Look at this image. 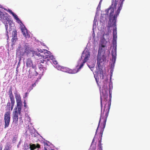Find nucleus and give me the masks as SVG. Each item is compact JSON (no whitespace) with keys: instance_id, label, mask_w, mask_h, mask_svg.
Segmentation results:
<instances>
[{"instance_id":"f257e3e1","label":"nucleus","mask_w":150,"mask_h":150,"mask_svg":"<svg viewBox=\"0 0 150 150\" xmlns=\"http://www.w3.org/2000/svg\"><path fill=\"white\" fill-rule=\"evenodd\" d=\"M122 1L121 0H112V4L109 8L105 11V16H101V21L103 23H107L109 19L107 28L109 29L112 26L113 39V31L115 30L117 34V27L116 24L117 17L119 15L122 9Z\"/></svg>"},{"instance_id":"f03ea898","label":"nucleus","mask_w":150,"mask_h":150,"mask_svg":"<svg viewBox=\"0 0 150 150\" xmlns=\"http://www.w3.org/2000/svg\"><path fill=\"white\" fill-rule=\"evenodd\" d=\"M90 57V53L86 49H85L83 52L81 57L77 61L76 66L77 69L71 70L66 67H62L58 64L57 61L55 60L53 56H51V62H52L54 66L58 70L69 74H75L79 72L80 70L83 66L85 64L89 59Z\"/></svg>"},{"instance_id":"7ed1b4c3","label":"nucleus","mask_w":150,"mask_h":150,"mask_svg":"<svg viewBox=\"0 0 150 150\" xmlns=\"http://www.w3.org/2000/svg\"><path fill=\"white\" fill-rule=\"evenodd\" d=\"M51 53L47 50H41V49H37L36 51H34L33 53V56L37 59L43 58L42 60H41V62L38 65L40 70L43 73L45 70H46L48 64L49 62L53 63V62L50 61L51 55Z\"/></svg>"},{"instance_id":"20e7f679","label":"nucleus","mask_w":150,"mask_h":150,"mask_svg":"<svg viewBox=\"0 0 150 150\" xmlns=\"http://www.w3.org/2000/svg\"><path fill=\"white\" fill-rule=\"evenodd\" d=\"M109 101H108L105 104V105L103 113H105V115L104 116L102 117L103 115L101 113L100 118V120L98 125L97 127V130L96 131V133L97 132V130L99 127L100 123L101 120H103V123L101 125V129L99 133V136L101 138L102 137V134H103L104 129L105 127L106 122L107 118L108 116L109 113V112L110 109V108L111 103V94H109Z\"/></svg>"},{"instance_id":"39448f33","label":"nucleus","mask_w":150,"mask_h":150,"mask_svg":"<svg viewBox=\"0 0 150 150\" xmlns=\"http://www.w3.org/2000/svg\"><path fill=\"white\" fill-rule=\"evenodd\" d=\"M113 39L112 41V49L111 51L112 58L111 60L110 69H114L117 56V36L116 31H113Z\"/></svg>"},{"instance_id":"423d86ee","label":"nucleus","mask_w":150,"mask_h":150,"mask_svg":"<svg viewBox=\"0 0 150 150\" xmlns=\"http://www.w3.org/2000/svg\"><path fill=\"white\" fill-rule=\"evenodd\" d=\"M8 11L12 15L16 22L20 25V28L24 36L26 38H29L30 37V34L28 32L27 29L21 21L18 18V16L10 9H8Z\"/></svg>"},{"instance_id":"0eeeda50","label":"nucleus","mask_w":150,"mask_h":150,"mask_svg":"<svg viewBox=\"0 0 150 150\" xmlns=\"http://www.w3.org/2000/svg\"><path fill=\"white\" fill-rule=\"evenodd\" d=\"M106 61V58L104 54L98 55L97 65L96 67V72L101 74L103 73V67Z\"/></svg>"},{"instance_id":"6e6552de","label":"nucleus","mask_w":150,"mask_h":150,"mask_svg":"<svg viewBox=\"0 0 150 150\" xmlns=\"http://www.w3.org/2000/svg\"><path fill=\"white\" fill-rule=\"evenodd\" d=\"M6 24L4 23V24L6 29V35L7 37V40H8V34L9 33H11V30L12 31V27H13L14 25L12 21L10 19L7 22H6Z\"/></svg>"},{"instance_id":"1a4fd4ad","label":"nucleus","mask_w":150,"mask_h":150,"mask_svg":"<svg viewBox=\"0 0 150 150\" xmlns=\"http://www.w3.org/2000/svg\"><path fill=\"white\" fill-rule=\"evenodd\" d=\"M28 47L27 44L23 42H22L21 44L20 43L19 44L18 50L21 54H23L25 52L26 50Z\"/></svg>"},{"instance_id":"9d476101","label":"nucleus","mask_w":150,"mask_h":150,"mask_svg":"<svg viewBox=\"0 0 150 150\" xmlns=\"http://www.w3.org/2000/svg\"><path fill=\"white\" fill-rule=\"evenodd\" d=\"M14 110V111L13 112V122L16 126H17L18 120V114L17 112V108H15Z\"/></svg>"},{"instance_id":"9b49d317","label":"nucleus","mask_w":150,"mask_h":150,"mask_svg":"<svg viewBox=\"0 0 150 150\" xmlns=\"http://www.w3.org/2000/svg\"><path fill=\"white\" fill-rule=\"evenodd\" d=\"M10 112H7L5 113V115H4V120H5V128H7L9 126V122L10 121Z\"/></svg>"},{"instance_id":"f8f14e48","label":"nucleus","mask_w":150,"mask_h":150,"mask_svg":"<svg viewBox=\"0 0 150 150\" xmlns=\"http://www.w3.org/2000/svg\"><path fill=\"white\" fill-rule=\"evenodd\" d=\"M26 64L28 67H31L34 70L36 68L35 65L33 64L32 61L30 59L28 58L27 59Z\"/></svg>"},{"instance_id":"ddd939ff","label":"nucleus","mask_w":150,"mask_h":150,"mask_svg":"<svg viewBox=\"0 0 150 150\" xmlns=\"http://www.w3.org/2000/svg\"><path fill=\"white\" fill-rule=\"evenodd\" d=\"M106 47V46H99L98 55L104 54V53Z\"/></svg>"},{"instance_id":"4468645a","label":"nucleus","mask_w":150,"mask_h":150,"mask_svg":"<svg viewBox=\"0 0 150 150\" xmlns=\"http://www.w3.org/2000/svg\"><path fill=\"white\" fill-rule=\"evenodd\" d=\"M108 98V94H102L100 95L101 106L102 107V101L103 100L104 101L106 102Z\"/></svg>"},{"instance_id":"2eb2a0df","label":"nucleus","mask_w":150,"mask_h":150,"mask_svg":"<svg viewBox=\"0 0 150 150\" xmlns=\"http://www.w3.org/2000/svg\"><path fill=\"white\" fill-rule=\"evenodd\" d=\"M9 19L8 17L3 13L0 16V20L2 22H7Z\"/></svg>"},{"instance_id":"dca6fc26","label":"nucleus","mask_w":150,"mask_h":150,"mask_svg":"<svg viewBox=\"0 0 150 150\" xmlns=\"http://www.w3.org/2000/svg\"><path fill=\"white\" fill-rule=\"evenodd\" d=\"M87 65L90 69L93 71L95 66V63L94 62H92L91 64L90 63H87Z\"/></svg>"},{"instance_id":"f3484780","label":"nucleus","mask_w":150,"mask_h":150,"mask_svg":"<svg viewBox=\"0 0 150 150\" xmlns=\"http://www.w3.org/2000/svg\"><path fill=\"white\" fill-rule=\"evenodd\" d=\"M107 42L105 39L101 40L100 44L99 46H106Z\"/></svg>"},{"instance_id":"a211bd4d","label":"nucleus","mask_w":150,"mask_h":150,"mask_svg":"<svg viewBox=\"0 0 150 150\" xmlns=\"http://www.w3.org/2000/svg\"><path fill=\"white\" fill-rule=\"evenodd\" d=\"M4 48L3 46L0 47V57H2L4 54Z\"/></svg>"},{"instance_id":"6ab92c4d","label":"nucleus","mask_w":150,"mask_h":150,"mask_svg":"<svg viewBox=\"0 0 150 150\" xmlns=\"http://www.w3.org/2000/svg\"><path fill=\"white\" fill-rule=\"evenodd\" d=\"M101 3L99 2V3L98 6L97 8V11L96 13V16H99V11L100 10V6H101Z\"/></svg>"},{"instance_id":"aec40b11","label":"nucleus","mask_w":150,"mask_h":150,"mask_svg":"<svg viewBox=\"0 0 150 150\" xmlns=\"http://www.w3.org/2000/svg\"><path fill=\"white\" fill-rule=\"evenodd\" d=\"M17 40V38H12L11 39V46L12 47H13V45H15V43L16 41Z\"/></svg>"},{"instance_id":"412c9836","label":"nucleus","mask_w":150,"mask_h":150,"mask_svg":"<svg viewBox=\"0 0 150 150\" xmlns=\"http://www.w3.org/2000/svg\"><path fill=\"white\" fill-rule=\"evenodd\" d=\"M11 147L10 146V145L9 143L7 144V145H6L5 148L4 149V150H11Z\"/></svg>"},{"instance_id":"4be33fe9","label":"nucleus","mask_w":150,"mask_h":150,"mask_svg":"<svg viewBox=\"0 0 150 150\" xmlns=\"http://www.w3.org/2000/svg\"><path fill=\"white\" fill-rule=\"evenodd\" d=\"M96 24L95 23H93V33L92 34V36L93 37V38H94L95 36V34L94 33V29H96Z\"/></svg>"},{"instance_id":"5701e85b","label":"nucleus","mask_w":150,"mask_h":150,"mask_svg":"<svg viewBox=\"0 0 150 150\" xmlns=\"http://www.w3.org/2000/svg\"><path fill=\"white\" fill-rule=\"evenodd\" d=\"M15 98H16V102L17 101H21V98L20 97V95L19 94H16V95Z\"/></svg>"},{"instance_id":"b1692460","label":"nucleus","mask_w":150,"mask_h":150,"mask_svg":"<svg viewBox=\"0 0 150 150\" xmlns=\"http://www.w3.org/2000/svg\"><path fill=\"white\" fill-rule=\"evenodd\" d=\"M30 150H34L36 148L35 144H30Z\"/></svg>"},{"instance_id":"393cba45","label":"nucleus","mask_w":150,"mask_h":150,"mask_svg":"<svg viewBox=\"0 0 150 150\" xmlns=\"http://www.w3.org/2000/svg\"><path fill=\"white\" fill-rule=\"evenodd\" d=\"M36 69H34V72H33V74H32L33 76H36L38 74V73L35 71ZM30 69L29 70V75H30V76L32 74V73H30Z\"/></svg>"},{"instance_id":"a878e982","label":"nucleus","mask_w":150,"mask_h":150,"mask_svg":"<svg viewBox=\"0 0 150 150\" xmlns=\"http://www.w3.org/2000/svg\"><path fill=\"white\" fill-rule=\"evenodd\" d=\"M17 32L16 30H13L12 31V38H17Z\"/></svg>"},{"instance_id":"bb28decb","label":"nucleus","mask_w":150,"mask_h":150,"mask_svg":"<svg viewBox=\"0 0 150 150\" xmlns=\"http://www.w3.org/2000/svg\"><path fill=\"white\" fill-rule=\"evenodd\" d=\"M112 88V83L110 82V83L109 85V94H111L112 92L110 90Z\"/></svg>"},{"instance_id":"cd10ccee","label":"nucleus","mask_w":150,"mask_h":150,"mask_svg":"<svg viewBox=\"0 0 150 150\" xmlns=\"http://www.w3.org/2000/svg\"><path fill=\"white\" fill-rule=\"evenodd\" d=\"M17 107H21L22 103L21 101H16Z\"/></svg>"},{"instance_id":"c85d7f7f","label":"nucleus","mask_w":150,"mask_h":150,"mask_svg":"<svg viewBox=\"0 0 150 150\" xmlns=\"http://www.w3.org/2000/svg\"><path fill=\"white\" fill-rule=\"evenodd\" d=\"M17 110L18 113V114L20 115L21 113V107H17L16 108Z\"/></svg>"},{"instance_id":"c756f323","label":"nucleus","mask_w":150,"mask_h":150,"mask_svg":"<svg viewBox=\"0 0 150 150\" xmlns=\"http://www.w3.org/2000/svg\"><path fill=\"white\" fill-rule=\"evenodd\" d=\"M11 101V110H12L13 109V107L14 106V105L15 103V100H12Z\"/></svg>"},{"instance_id":"7c9ffc66","label":"nucleus","mask_w":150,"mask_h":150,"mask_svg":"<svg viewBox=\"0 0 150 150\" xmlns=\"http://www.w3.org/2000/svg\"><path fill=\"white\" fill-rule=\"evenodd\" d=\"M6 108L10 110V102L8 103L6 106Z\"/></svg>"},{"instance_id":"2f4dec72","label":"nucleus","mask_w":150,"mask_h":150,"mask_svg":"<svg viewBox=\"0 0 150 150\" xmlns=\"http://www.w3.org/2000/svg\"><path fill=\"white\" fill-rule=\"evenodd\" d=\"M97 16H96H96L94 18V20L93 21V23H95L96 24V22L97 21Z\"/></svg>"},{"instance_id":"473e14b6","label":"nucleus","mask_w":150,"mask_h":150,"mask_svg":"<svg viewBox=\"0 0 150 150\" xmlns=\"http://www.w3.org/2000/svg\"><path fill=\"white\" fill-rule=\"evenodd\" d=\"M10 99H11V101L12 100H14V98L13 97V94H11L10 95Z\"/></svg>"},{"instance_id":"72a5a7b5","label":"nucleus","mask_w":150,"mask_h":150,"mask_svg":"<svg viewBox=\"0 0 150 150\" xmlns=\"http://www.w3.org/2000/svg\"><path fill=\"white\" fill-rule=\"evenodd\" d=\"M113 71V69H110V79H111V76L112 75V73Z\"/></svg>"},{"instance_id":"f704fd0d","label":"nucleus","mask_w":150,"mask_h":150,"mask_svg":"<svg viewBox=\"0 0 150 150\" xmlns=\"http://www.w3.org/2000/svg\"><path fill=\"white\" fill-rule=\"evenodd\" d=\"M36 148H37L38 149H40V145L39 144H37L36 145Z\"/></svg>"},{"instance_id":"c9c22d12","label":"nucleus","mask_w":150,"mask_h":150,"mask_svg":"<svg viewBox=\"0 0 150 150\" xmlns=\"http://www.w3.org/2000/svg\"><path fill=\"white\" fill-rule=\"evenodd\" d=\"M8 93V94H12V89L11 88H10Z\"/></svg>"},{"instance_id":"e433bc0d","label":"nucleus","mask_w":150,"mask_h":150,"mask_svg":"<svg viewBox=\"0 0 150 150\" xmlns=\"http://www.w3.org/2000/svg\"><path fill=\"white\" fill-rule=\"evenodd\" d=\"M38 43L41 44L42 45H43L44 46H45V45H44V44L43 43V42H39Z\"/></svg>"},{"instance_id":"4c0bfd02","label":"nucleus","mask_w":150,"mask_h":150,"mask_svg":"<svg viewBox=\"0 0 150 150\" xmlns=\"http://www.w3.org/2000/svg\"><path fill=\"white\" fill-rule=\"evenodd\" d=\"M44 146H48V144H47V143L46 142H44Z\"/></svg>"},{"instance_id":"58836bf2","label":"nucleus","mask_w":150,"mask_h":150,"mask_svg":"<svg viewBox=\"0 0 150 150\" xmlns=\"http://www.w3.org/2000/svg\"><path fill=\"white\" fill-rule=\"evenodd\" d=\"M42 76V75H41V76ZM40 79H41L40 77V78H37V80L36 81V82H38V81H39Z\"/></svg>"},{"instance_id":"ea45409f","label":"nucleus","mask_w":150,"mask_h":150,"mask_svg":"<svg viewBox=\"0 0 150 150\" xmlns=\"http://www.w3.org/2000/svg\"><path fill=\"white\" fill-rule=\"evenodd\" d=\"M23 103L24 104V106L25 107H26V103L25 102V100H24V102H23Z\"/></svg>"},{"instance_id":"a19ab883","label":"nucleus","mask_w":150,"mask_h":150,"mask_svg":"<svg viewBox=\"0 0 150 150\" xmlns=\"http://www.w3.org/2000/svg\"><path fill=\"white\" fill-rule=\"evenodd\" d=\"M37 83V82H36L35 83H34V84H32V86L33 87H34L36 86V83Z\"/></svg>"},{"instance_id":"79ce46f5","label":"nucleus","mask_w":150,"mask_h":150,"mask_svg":"<svg viewBox=\"0 0 150 150\" xmlns=\"http://www.w3.org/2000/svg\"><path fill=\"white\" fill-rule=\"evenodd\" d=\"M3 13V12H1V11H0V16Z\"/></svg>"},{"instance_id":"37998d69","label":"nucleus","mask_w":150,"mask_h":150,"mask_svg":"<svg viewBox=\"0 0 150 150\" xmlns=\"http://www.w3.org/2000/svg\"><path fill=\"white\" fill-rule=\"evenodd\" d=\"M44 150H48L47 149L46 147H44Z\"/></svg>"},{"instance_id":"c03bdc74","label":"nucleus","mask_w":150,"mask_h":150,"mask_svg":"<svg viewBox=\"0 0 150 150\" xmlns=\"http://www.w3.org/2000/svg\"><path fill=\"white\" fill-rule=\"evenodd\" d=\"M28 150V148H25L24 150Z\"/></svg>"},{"instance_id":"a18cd8bd","label":"nucleus","mask_w":150,"mask_h":150,"mask_svg":"<svg viewBox=\"0 0 150 150\" xmlns=\"http://www.w3.org/2000/svg\"><path fill=\"white\" fill-rule=\"evenodd\" d=\"M2 35L0 34V39L2 38Z\"/></svg>"},{"instance_id":"49530a36","label":"nucleus","mask_w":150,"mask_h":150,"mask_svg":"<svg viewBox=\"0 0 150 150\" xmlns=\"http://www.w3.org/2000/svg\"><path fill=\"white\" fill-rule=\"evenodd\" d=\"M102 0H100V2H100V3H101V2H102Z\"/></svg>"},{"instance_id":"de8ad7c7","label":"nucleus","mask_w":150,"mask_h":150,"mask_svg":"<svg viewBox=\"0 0 150 150\" xmlns=\"http://www.w3.org/2000/svg\"><path fill=\"white\" fill-rule=\"evenodd\" d=\"M19 119H21V117H19Z\"/></svg>"},{"instance_id":"09e8293b","label":"nucleus","mask_w":150,"mask_h":150,"mask_svg":"<svg viewBox=\"0 0 150 150\" xmlns=\"http://www.w3.org/2000/svg\"><path fill=\"white\" fill-rule=\"evenodd\" d=\"M0 150H2V148H0Z\"/></svg>"},{"instance_id":"8fccbe9b","label":"nucleus","mask_w":150,"mask_h":150,"mask_svg":"<svg viewBox=\"0 0 150 150\" xmlns=\"http://www.w3.org/2000/svg\"><path fill=\"white\" fill-rule=\"evenodd\" d=\"M96 79V81L97 82V80Z\"/></svg>"},{"instance_id":"3c124183","label":"nucleus","mask_w":150,"mask_h":150,"mask_svg":"<svg viewBox=\"0 0 150 150\" xmlns=\"http://www.w3.org/2000/svg\"><path fill=\"white\" fill-rule=\"evenodd\" d=\"M25 94H28V93H26Z\"/></svg>"},{"instance_id":"603ef678","label":"nucleus","mask_w":150,"mask_h":150,"mask_svg":"<svg viewBox=\"0 0 150 150\" xmlns=\"http://www.w3.org/2000/svg\"><path fill=\"white\" fill-rule=\"evenodd\" d=\"M124 0H122V2H123L124 1Z\"/></svg>"},{"instance_id":"864d4df0","label":"nucleus","mask_w":150,"mask_h":150,"mask_svg":"<svg viewBox=\"0 0 150 150\" xmlns=\"http://www.w3.org/2000/svg\"><path fill=\"white\" fill-rule=\"evenodd\" d=\"M51 150H54V149H52Z\"/></svg>"}]
</instances>
